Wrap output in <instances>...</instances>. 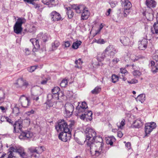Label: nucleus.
<instances>
[{"instance_id":"obj_64","label":"nucleus","mask_w":158,"mask_h":158,"mask_svg":"<svg viewBox=\"0 0 158 158\" xmlns=\"http://www.w3.org/2000/svg\"><path fill=\"white\" fill-rule=\"evenodd\" d=\"M6 155V153L4 152L0 153V158H3Z\"/></svg>"},{"instance_id":"obj_60","label":"nucleus","mask_w":158,"mask_h":158,"mask_svg":"<svg viewBox=\"0 0 158 158\" xmlns=\"http://www.w3.org/2000/svg\"><path fill=\"white\" fill-rule=\"evenodd\" d=\"M118 136L120 138H121L123 136V134L121 131H118L117 133Z\"/></svg>"},{"instance_id":"obj_63","label":"nucleus","mask_w":158,"mask_h":158,"mask_svg":"<svg viewBox=\"0 0 158 158\" xmlns=\"http://www.w3.org/2000/svg\"><path fill=\"white\" fill-rule=\"evenodd\" d=\"M111 11V9H109L108 10L107 12L106 13V16H109Z\"/></svg>"},{"instance_id":"obj_4","label":"nucleus","mask_w":158,"mask_h":158,"mask_svg":"<svg viewBox=\"0 0 158 158\" xmlns=\"http://www.w3.org/2000/svg\"><path fill=\"white\" fill-rule=\"evenodd\" d=\"M72 8L75 10L77 13H81V19L83 20L87 19L90 15L89 11L86 10L85 7L82 6H77L76 5L73 6Z\"/></svg>"},{"instance_id":"obj_43","label":"nucleus","mask_w":158,"mask_h":158,"mask_svg":"<svg viewBox=\"0 0 158 158\" xmlns=\"http://www.w3.org/2000/svg\"><path fill=\"white\" fill-rule=\"evenodd\" d=\"M48 37L47 34H43V33L42 37V41L45 42L47 40Z\"/></svg>"},{"instance_id":"obj_28","label":"nucleus","mask_w":158,"mask_h":158,"mask_svg":"<svg viewBox=\"0 0 158 158\" xmlns=\"http://www.w3.org/2000/svg\"><path fill=\"white\" fill-rule=\"evenodd\" d=\"M132 66L133 69L134 70L132 73L133 75L136 77H139L142 74L141 73L139 70H135V69L134 65H133Z\"/></svg>"},{"instance_id":"obj_27","label":"nucleus","mask_w":158,"mask_h":158,"mask_svg":"<svg viewBox=\"0 0 158 158\" xmlns=\"http://www.w3.org/2000/svg\"><path fill=\"white\" fill-rule=\"evenodd\" d=\"M137 101H139L141 103L143 102L145 100V97L144 94H142L139 95L136 98Z\"/></svg>"},{"instance_id":"obj_17","label":"nucleus","mask_w":158,"mask_h":158,"mask_svg":"<svg viewBox=\"0 0 158 158\" xmlns=\"http://www.w3.org/2000/svg\"><path fill=\"white\" fill-rule=\"evenodd\" d=\"M106 151L104 149L103 143H101L100 147L98 149H97L95 151V155L98 156L103 153H105Z\"/></svg>"},{"instance_id":"obj_35","label":"nucleus","mask_w":158,"mask_h":158,"mask_svg":"<svg viewBox=\"0 0 158 158\" xmlns=\"http://www.w3.org/2000/svg\"><path fill=\"white\" fill-rule=\"evenodd\" d=\"M60 43L59 41L56 40L54 42V44L52 45V48L53 50H56L59 46Z\"/></svg>"},{"instance_id":"obj_51","label":"nucleus","mask_w":158,"mask_h":158,"mask_svg":"<svg viewBox=\"0 0 158 158\" xmlns=\"http://www.w3.org/2000/svg\"><path fill=\"white\" fill-rule=\"evenodd\" d=\"M64 45L65 48L69 47L70 45V42L69 41H66L64 42Z\"/></svg>"},{"instance_id":"obj_7","label":"nucleus","mask_w":158,"mask_h":158,"mask_svg":"<svg viewBox=\"0 0 158 158\" xmlns=\"http://www.w3.org/2000/svg\"><path fill=\"white\" fill-rule=\"evenodd\" d=\"M43 33H40L38 34L37 36L36 39H32L30 40V41L31 42L34 48L33 49V52H35L36 50L40 48V45L39 44V40L42 41V37Z\"/></svg>"},{"instance_id":"obj_44","label":"nucleus","mask_w":158,"mask_h":158,"mask_svg":"<svg viewBox=\"0 0 158 158\" xmlns=\"http://www.w3.org/2000/svg\"><path fill=\"white\" fill-rule=\"evenodd\" d=\"M138 82V80L135 79H132L130 81H127V82L130 84H135L137 83Z\"/></svg>"},{"instance_id":"obj_30","label":"nucleus","mask_w":158,"mask_h":158,"mask_svg":"<svg viewBox=\"0 0 158 158\" xmlns=\"http://www.w3.org/2000/svg\"><path fill=\"white\" fill-rule=\"evenodd\" d=\"M67 15L68 18L69 19H71L73 16L74 14L73 11L70 7L67 8Z\"/></svg>"},{"instance_id":"obj_50","label":"nucleus","mask_w":158,"mask_h":158,"mask_svg":"<svg viewBox=\"0 0 158 158\" xmlns=\"http://www.w3.org/2000/svg\"><path fill=\"white\" fill-rule=\"evenodd\" d=\"M33 100L37 101L39 99V97L38 95H32L31 96Z\"/></svg>"},{"instance_id":"obj_6","label":"nucleus","mask_w":158,"mask_h":158,"mask_svg":"<svg viewBox=\"0 0 158 158\" xmlns=\"http://www.w3.org/2000/svg\"><path fill=\"white\" fill-rule=\"evenodd\" d=\"M26 22V20L24 18H19L14 26L13 28L14 32L17 34H19L22 31V26L23 24Z\"/></svg>"},{"instance_id":"obj_9","label":"nucleus","mask_w":158,"mask_h":158,"mask_svg":"<svg viewBox=\"0 0 158 158\" xmlns=\"http://www.w3.org/2000/svg\"><path fill=\"white\" fill-rule=\"evenodd\" d=\"M65 113L67 117H69L72 114L74 110V106L72 104L70 103H67L65 105Z\"/></svg>"},{"instance_id":"obj_8","label":"nucleus","mask_w":158,"mask_h":158,"mask_svg":"<svg viewBox=\"0 0 158 158\" xmlns=\"http://www.w3.org/2000/svg\"><path fill=\"white\" fill-rule=\"evenodd\" d=\"M19 101L22 106L24 108H27L31 104L30 100L28 98L24 95L20 96Z\"/></svg>"},{"instance_id":"obj_59","label":"nucleus","mask_w":158,"mask_h":158,"mask_svg":"<svg viewBox=\"0 0 158 158\" xmlns=\"http://www.w3.org/2000/svg\"><path fill=\"white\" fill-rule=\"evenodd\" d=\"M54 97V95L52 94H49L48 95L47 97L48 100H51L52 98H53V97Z\"/></svg>"},{"instance_id":"obj_37","label":"nucleus","mask_w":158,"mask_h":158,"mask_svg":"<svg viewBox=\"0 0 158 158\" xmlns=\"http://www.w3.org/2000/svg\"><path fill=\"white\" fill-rule=\"evenodd\" d=\"M124 122L125 120L124 119H123L120 123H117V124L118 128H120L121 129H122L123 127L125 125Z\"/></svg>"},{"instance_id":"obj_21","label":"nucleus","mask_w":158,"mask_h":158,"mask_svg":"<svg viewBox=\"0 0 158 158\" xmlns=\"http://www.w3.org/2000/svg\"><path fill=\"white\" fill-rule=\"evenodd\" d=\"M120 41L124 46H128L130 44V41L129 38L127 37L122 36L120 38Z\"/></svg>"},{"instance_id":"obj_40","label":"nucleus","mask_w":158,"mask_h":158,"mask_svg":"<svg viewBox=\"0 0 158 158\" xmlns=\"http://www.w3.org/2000/svg\"><path fill=\"white\" fill-rule=\"evenodd\" d=\"M118 77L115 75H113L112 76V81L113 83H115L118 80Z\"/></svg>"},{"instance_id":"obj_32","label":"nucleus","mask_w":158,"mask_h":158,"mask_svg":"<svg viewBox=\"0 0 158 158\" xmlns=\"http://www.w3.org/2000/svg\"><path fill=\"white\" fill-rule=\"evenodd\" d=\"M101 90V88L99 86H97L91 91L93 94H97L100 92Z\"/></svg>"},{"instance_id":"obj_62","label":"nucleus","mask_w":158,"mask_h":158,"mask_svg":"<svg viewBox=\"0 0 158 158\" xmlns=\"http://www.w3.org/2000/svg\"><path fill=\"white\" fill-rule=\"evenodd\" d=\"M120 72L122 73L125 74L127 72V70L124 69H121Z\"/></svg>"},{"instance_id":"obj_29","label":"nucleus","mask_w":158,"mask_h":158,"mask_svg":"<svg viewBox=\"0 0 158 158\" xmlns=\"http://www.w3.org/2000/svg\"><path fill=\"white\" fill-rule=\"evenodd\" d=\"M75 124V121L73 120L69 121V125H68V129H69V132H71L72 129L73 128V127Z\"/></svg>"},{"instance_id":"obj_56","label":"nucleus","mask_w":158,"mask_h":158,"mask_svg":"<svg viewBox=\"0 0 158 158\" xmlns=\"http://www.w3.org/2000/svg\"><path fill=\"white\" fill-rule=\"evenodd\" d=\"M23 151V149L22 148H20L18 149H16L15 150V152L19 153L20 154Z\"/></svg>"},{"instance_id":"obj_20","label":"nucleus","mask_w":158,"mask_h":158,"mask_svg":"<svg viewBox=\"0 0 158 158\" xmlns=\"http://www.w3.org/2000/svg\"><path fill=\"white\" fill-rule=\"evenodd\" d=\"M121 2L122 6L126 10H129L132 6L131 2L128 0H124V2L123 1H121Z\"/></svg>"},{"instance_id":"obj_31","label":"nucleus","mask_w":158,"mask_h":158,"mask_svg":"<svg viewBox=\"0 0 158 158\" xmlns=\"http://www.w3.org/2000/svg\"><path fill=\"white\" fill-rule=\"evenodd\" d=\"M81 43V42L80 41H77L76 42H74L72 45L73 48L75 49H77L79 45Z\"/></svg>"},{"instance_id":"obj_1","label":"nucleus","mask_w":158,"mask_h":158,"mask_svg":"<svg viewBox=\"0 0 158 158\" xmlns=\"http://www.w3.org/2000/svg\"><path fill=\"white\" fill-rule=\"evenodd\" d=\"M14 128V132L18 133L19 131H21L20 135L19 136L20 139L26 140L30 138L33 136V133L29 131H22V123L21 121H16L13 125Z\"/></svg>"},{"instance_id":"obj_33","label":"nucleus","mask_w":158,"mask_h":158,"mask_svg":"<svg viewBox=\"0 0 158 158\" xmlns=\"http://www.w3.org/2000/svg\"><path fill=\"white\" fill-rule=\"evenodd\" d=\"M96 141L97 143H99L100 145L101 143H103V140L102 137L100 136H96L95 138L94 142Z\"/></svg>"},{"instance_id":"obj_24","label":"nucleus","mask_w":158,"mask_h":158,"mask_svg":"<svg viewBox=\"0 0 158 158\" xmlns=\"http://www.w3.org/2000/svg\"><path fill=\"white\" fill-rule=\"evenodd\" d=\"M134 126L137 128L141 127L143 125V123L140 119H138L136 120L134 123Z\"/></svg>"},{"instance_id":"obj_48","label":"nucleus","mask_w":158,"mask_h":158,"mask_svg":"<svg viewBox=\"0 0 158 158\" xmlns=\"http://www.w3.org/2000/svg\"><path fill=\"white\" fill-rule=\"evenodd\" d=\"M82 61H81V58H79L78 60H76L75 61V64L76 65L81 64H82Z\"/></svg>"},{"instance_id":"obj_46","label":"nucleus","mask_w":158,"mask_h":158,"mask_svg":"<svg viewBox=\"0 0 158 158\" xmlns=\"http://www.w3.org/2000/svg\"><path fill=\"white\" fill-rule=\"evenodd\" d=\"M35 0H23V1L26 3L34 4L35 3L34 1Z\"/></svg>"},{"instance_id":"obj_38","label":"nucleus","mask_w":158,"mask_h":158,"mask_svg":"<svg viewBox=\"0 0 158 158\" xmlns=\"http://www.w3.org/2000/svg\"><path fill=\"white\" fill-rule=\"evenodd\" d=\"M145 16L148 20H151L153 19V15L152 14H149L147 12L145 13Z\"/></svg>"},{"instance_id":"obj_3","label":"nucleus","mask_w":158,"mask_h":158,"mask_svg":"<svg viewBox=\"0 0 158 158\" xmlns=\"http://www.w3.org/2000/svg\"><path fill=\"white\" fill-rule=\"evenodd\" d=\"M118 50L112 45H110L103 51L102 53H100L98 55L97 59L99 61L103 60L107 56L110 57H113L117 53Z\"/></svg>"},{"instance_id":"obj_61","label":"nucleus","mask_w":158,"mask_h":158,"mask_svg":"<svg viewBox=\"0 0 158 158\" xmlns=\"http://www.w3.org/2000/svg\"><path fill=\"white\" fill-rule=\"evenodd\" d=\"M59 94H53V95H54V96L53 97V98H56L57 99H59Z\"/></svg>"},{"instance_id":"obj_14","label":"nucleus","mask_w":158,"mask_h":158,"mask_svg":"<svg viewBox=\"0 0 158 158\" xmlns=\"http://www.w3.org/2000/svg\"><path fill=\"white\" fill-rule=\"evenodd\" d=\"M50 16L52 21H56L60 20L62 18L60 14L56 12L53 11H52L50 14Z\"/></svg>"},{"instance_id":"obj_25","label":"nucleus","mask_w":158,"mask_h":158,"mask_svg":"<svg viewBox=\"0 0 158 158\" xmlns=\"http://www.w3.org/2000/svg\"><path fill=\"white\" fill-rule=\"evenodd\" d=\"M10 149V150L9 152V153L7 158H16L14 154V152H15V148L13 147H11Z\"/></svg>"},{"instance_id":"obj_49","label":"nucleus","mask_w":158,"mask_h":158,"mask_svg":"<svg viewBox=\"0 0 158 158\" xmlns=\"http://www.w3.org/2000/svg\"><path fill=\"white\" fill-rule=\"evenodd\" d=\"M95 42L96 43L100 44H103L105 43V41L103 39H99L98 40H96Z\"/></svg>"},{"instance_id":"obj_10","label":"nucleus","mask_w":158,"mask_h":158,"mask_svg":"<svg viewBox=\"0 0 158 158\" xmlns=\"http://www.w3.org/2000/svg\"><path fill=\"white\" fill-rule=\"evenodd\" d=\"M71 136V132L63 131L59 134L58 138L62 141L65 142L70 139Z\"/></svg>"},{"instance_id":"obj_22","label":"nucleus","mask_w":158,"mask_h":158,"mask_svg":"<svg viewBox=\"0 0 158 158\" xmlns=\"http://www.w3.org/2000/svg\"><path fill=\"white\" fill-rule=\"evenodd\" d=\"M42 2L44 4L49 6L51 7L56 5L55 0H42Z\"/></svg>"},{"instance_id":"obj_53","label":"nucleus","mask_w":158,"mask_h":158,"mask_svg":"<svg viewBox=\"0 0 158 158\" xmlns=\"http://www.w3.org/2000/svg\"><path fill=\"white\" fill-rule=\"evenodd\" d=\"M25 52L27 55H29L31 53V51L28 48H26L25 49Z\"/></svg>"},{"instance_id":"obj_45","label":"nucleus","mask_w":158,"mask_h":158,"mask_svg":"<svg viewBox=\"0 0 158 158\" xmlns=\"http://www.w3.org/2000/svg\"><path fill=\"white\" fill-rule=\"evenodd\" d=\"M79 106H81L83 108L87 109L88 106L86 102H82Z\"/></svg>"},{"instance_id":"obj_5","label":"nucleus","mask_w":158,"mask_h":158,"mask_svg":"<svg viewBox=\"0 0 158 158\" xmlns=\"http://www.w3.org/2000/svg\"><path fill=\"white\" fill-rule=\"evenodd\" d=\"M68 124L63 119L59 120L57 124L55 126V129L57 131H63L65 132L69 131L68 129Z\"/></svg>"},{"instance_id":"obj_55","label":"nucleus","mask_w":158,"mask_h":158,"mask_svg":"<svg viewBox=\"0 0 158 158\" xmlns=\"http://www.w3.org/2000/svg\"><path fill=\"white\" fill-rule=\"evenodd\" d=\"M35 111L33 110H31L30 111H28L26 113L27 115L29 116L31 114H34Z\"/></svg>"},{"instance_id":"obj_15","label":"nucleus","mask_w":158,"mask_h":158,"mask_svg":"<svg viewBox=\"0 0 158 158\" xmlns=\"http://www.w3.org/2000/svg\"><path fill=\"white\" fill-rule=\"evenodd\" d=\"M148 41L146 39L143 38L139 42V48L140 50H144L147 48Z\"/></svg>"},{"instance_id":"obj_58","label":"nucleus","mask_w":158,"mask_h":158,"mask_svg":"<svg viewBox=\"0 0 158 158\" xmlns=\"http://www.w3.org/2000/svg\"><path fill=\"white\" fill-rule=\"evenodd\" d=\"M6 117L4 116H2L1 117L0 120L2 122H4L6 120Z\"/></svg>"},{"instance_id":"obj_19","label":"nucleus","mask_w":158,"mask_h":158,"mask_svg":"<svg viewBox=\"0 0 158 158\" xmlns=\"http://www.w3.org/2000/svg\"><path fill=\"white\" fill-rule=\"evenodd\" d=\"M153 59L156 61V66L151 67V71L154 73L158 72V55L153 56Z\"/></svg>"},{"instance_id":"obj_13","label":"nucleus","mask_w":158,"mask_h":158,"mask_svg":"<svg viewBox=\"0 0 158 158\" xmlns=\"http://www.w3.org/2000/svg\"><path fill=\"white\" fill-rule=\"evenodd\" d=\"M15 84L17 87H22L25 86L26 88L29 85L28 82L22 78L18 79Z\"/></svg>"},{"instance_id":"obj_41","label":"nucleus","mask_w":158,"mask_h":158,"mask_svg":"<svg viewBox=\"0 0 158 158\" xmlns=\"http://www.w3.org/2000/svg\"><path fill=\"white\" fill-rule=\"evenodd\" d=\"M37 68V66H31L27 68V70L30 72H33Z\"/></svg>"},{"instance_id":"obj_42","label":"nucleus","mask_w":158,"mask_h":158,"mask_svg":"<svg viewBox=\"0 0 158 158\" xmlns=\"http://www.w3.org/2000/svg\"><path fill=\"white\" fill-rule=\"evenodd\" d=\"M109 4H110L111 7L113 8L116 6L117 2L116 1H111L109 2Z\"/></svg>"},{"instance_id":"obj_2","label":"nucleus","mask_w":158,"mask_h":158,"mask_svg":"<svg viewBox=\"0 0 158 158\" xmlns=\"http://www.w3.org/2000/svg\"><path fill=\"white\" fill-rule=\"evenodd\" d=\"M84 130L86 137L85 142L86 143L87 146L90 147L91 150V147L94 144L96 133L94 129L90 127H86Z\"/></svg>"},{"instance_id":"obj_57","label":"nucleus","mask_w":158,"mask_h":158,"mask_svg":"<svg viewBox=\"0 0 158 158\" xmlns=\"http://www.w3.org/2000/svg\"><path fill=\"white\" fill-rule=\"evenodd\" d=\"M125 146L128 149H130L131 148V144L130 142L127 143L125 144Z\"/></svg>"},{"instance_id":"obj_11","label":"nucleus","mask_w":158,"mask_h":158,"mask_svg":"<svg viewBox=\"0 0 158 158\" xmlns=\"http://www.w3.org/2000/svg\"><path fill=\"white\" fill-rule=\"evenodd\" d=\"M92 112L91 111H85L84 114L80 115L81 119L83 120H86V121H90L92 119Z\"/></svg>"},{"instance_id":"obj_52","label":"nucleus","mask_w":158,"mask_h":158,"mask_svg":"<svg viewBox=\"0 0 158 158\" xmlns=\"http://www.w3.org/2000/svg\"><path fill=\"white\" fill-rule=\"evenodd\" d=\"M35 30L36 28L34 26H33L30 27L29 29V31L30 32H31L35 31Z\"/></svg>"},{"instance_id":"obj_36","label":"nucleus","mask_w":158,"mask_h":158,"mask_svg":"<svg viewBox=\"0 0 158 158\" xmlns=\"http://www.w3.org/2000/svg\"><path fill=\"white\" fill-rule=\"evenodd\" d=\"M60 91V89L58 87H55L52 89V94H59V92Z\"/></svg>"},{"instance_id":"obj_39","label":"nucleus","mask_w":158,"mask_h":158,"mask_svg":"<svg viewBox=\"0 0 158 158\" xmlns=\"http://www.w3.org/2000/svg\"><path fill=\"white\" fill-rule=\"evenodd\" d=\"M68 82L66 79L63 80L60 83V85L61 87H64L67 85Z\"/></svg>"},{"instance_id":"obj_26","label":"nucleus","mask_w":158,"mask_h":158,"mask_svg":"<svg viewBox=\"0 0 158 158\" xmlns=\"http://www.w3.org/2000/svg\"><path fill=\"white\" fill-rule=\"evenodd\" d=\"M115 138L113 136L108 137L106 139V143L107 144H110L111 146L113 144V142L115 141Z\"/></svg>"},{"instance_id":"obj_54","label":"nucleus","mask_w":158,"mask_h":158,"mask_svg":"<svg viewBox=\"0 0 158 158\" xmlns=\"http://www.w3.org/2000/svg\"><path fill=\"white\" fill-rule=\"evenodd\" d=\"M119 60H120L119 59L117 58H115L112 60V62L113 63V64H115L118 63Z\"/></svg>"},{"instance_id":"obj_12","label":"nucleus","mask_w":158,"mask_h":158,"mask_svg":"<svg viewBox=\"0 0 158 158\" xmlns=\"http://www.w3.org/2000/svg\"><path fill=\"white\" fill-rule=\"evenodd\" d=\"M156 127V123L154 122L146 123L145 127V132L146 135L150 133Z\"/></svg>"},{"instance_id":"obj_16","label":"nucleus","mask_w":158,"mask_h":158,"mask_svg":"<svg viewBox=\"0 0 158 158\" xmlns=\"http://www.w3.org/2000/svg\"><path fill=\"white\" fill-rule=\"evenodd\" d=\"M29 150L31 153L35 152L37 154L41 153L43 151V147H31L29 148Z\"/></svg>"},{"instance_id":"obj_47","label":"nucleus","mask_w":158,"mask_h":158,"mask_svg":"<svg viewBox=\"0 0 158 158\" xmlns=\"http://www.w3.org/2000/svg\"><path fill=\"white\" fill-rule=\"evenodd\" d=\"M45 104H46L47 105V108H48V107H52L53 106V103L52 102H50L49 100L45 103Z\"/></svg>"},{"instance_id":"obj_34","label":"nucleus","mask_w":158,"mask_h":158,"mask_svg":"<svg viewBox=\"0 0 158 158\" xmlns=\"http://www.w3.org/2000/svg\"><path fill=\"white\" fill-rule=\"evenodd\" d=\"M156 22L155 23L154 25V27L155 33L158 35V17L156 18Z\"/></svg>"},{"instance_id":"obj_23","label":"nucleus","mask_w":158,"mask_h":158,"mask_svg":"<svg viewBox=\"0 0 158 158\" xmlns=\"http://www.w3.org/2000/svg\"><path fill=\"white\" fill-rule=\"evenodd\" d=\"M146 4L149 8H154L156 6V3L154 0H147Z\"/></svg>"},{"instance_id":"obj_18","label":"nucleus","mask_w":158,"mask_h":158,"mask_svg":"<svg viewBox=\"0 0 158 158\" xmlns=\"http://www.w3.org/2000/svg\"><path fill=\"white\" fill-rule=\"evenodd\" d=\"M78 105L77 106L76 108V115H79V114H81V115L82 114H84V112L88 110V109H85L81 107V106H79V104H80V102H78Z\"/></svg>"}]
</instances>
